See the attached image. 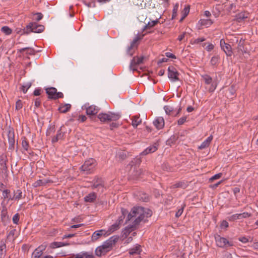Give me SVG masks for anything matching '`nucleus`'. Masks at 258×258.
Wrapping results in <instances>:
<instances>
[{"instance_id":"f03ea898","label":"nucleus","mask_w":258,"mask_h":258,"mask_svg":"<svg viewBox=\"0 0 258 258\" xmlns=\"http://www.w3.org/2000/svg\"><path fill=\"white\" fill-rule=\"evenodd\" d=\"M44 30V26L42 25L38 24L35 22L30 23L23 29L24 34H29L30 32L41 33Z\"/></svg>"},{"instance_id":"4468645a","label":"nucleus","mask_w":258,"mask_h":258,"mask_svg":"<svg viewBox=\"0 0 258 258\" xmlns=\"http://www.w3.org/2000/svg\"><path fill=\"white\" fill-rule=\"evenodd\" d=\"M46 93L48 95V98L50 99L54 100L55 97L57 90L55 88L50 87L45 89Z\"/></svg>"},{"instance_id":"052dcab7","label":"nucleus","mask_w":258,"mask_h":258,"mask_svg":"<svg viewBox=\"0 0 258 258\" xmlns=\"http://www.w3.org/2000/svg\"><path fill=\"white\" fill-rule=\"evenodd\" d=\"M185 206V205L184 204L183 205V206L178 210V211L175 214V216L176 217H179V216H180L183 211V209L184 208V207Z\"/></svg>"},{"instance_id":"4be33fe9","label":"nucleus","mask_w":258,"mask_h":258,"mask_svg":"<svg viewBox=\"0 0 258 258\" xmlns=\"http://www.w3.org/2000/svg\"><path fill=\"white\" fill-rule=\"evenodd\" d=\"M141 251V245H137L135 247L129 249L131 255L139 254Z\"/></svg>"},{"instance_id":"aec40b11","label":"nucleus","mask_w":258,"mask_h":258,"mask_svg":"<svg viewBox=\"0 0 258 258\" xmlns=\"http://www.w3.org/2000/svg\"><path fill=\"white\" fill-rule=\"evenodd\" d=\"M50 182H52V181H51L50 180H47V179L41 180V179H39V180H38L36 181H35L33 183V186L34 187H39V186H44L47 183H50Z\"/></svg>"},{"instance_id":"2f4dec72","label":"nucleus","mask_w":258,"mask_h":258,"mask_svg":"<svg viewBox=\"0 0 258 258\" xmlns=\"http://www.w3.org/2000/svg\"><path fill=\"white\" fill-rule=\"evenodd\" d=\"M225 52L227 56H231L233 54L231 46L230 44H227L225 47L222 48Z\"/></svg>"},{"instance_id":"cd10ccee","label":"nucleus","mask_w":258,"mask_h":258,"mask_svg":"<svg viewBox=\"0 0 258 258\" xmlns=\"http://www.w3.org/2000/svg\"><path fill=\"white\" fill-rule=\"evenodd\" d=\"M68 245H69L68 243H64L62 242H53L50 244V247L53 249Z\"/></svg>"},{"instance_id":"e433bc0d","label":"nucleus","mask_w":258,"mask_h":258,"mask_svg":"<svg viewBox=\"0 0 258 258\" xmlns=\"http://www.w3.org/2000/svg\"><path fill=\"white\" fill-rule=\"evenodd\" d=\"M158 23H159V20L158 19H157L155 21H152L151 22H148V23L145 26L144 30L152 28L155 25L157 24Z\"/></svg>"},{"instance_id":"f3484780","label":"nucleus","mask_w":258,"mask_h":258,"mask_svg":"<svg viewBox=\"0 0 258 258\" xmlns=\"http://www.w3.org/2000/svg\"><path fill=\"white\" fill-rule=\"evenodd\" d=\"M158 149L156 143H155L153 145L150 146L146 148L143 152L141 153L142 155H147L150 153H152L156 151Z\"/></svg>"},{"instance_id":"bf43d9fd","label":"nucleus","mask_w":258,"mask_h":258,"mask_svg":"<svg viewBox=\"0 0 258 258\" xmlns=\"http://www.w3.org/2000/svg\"><path fill=\"white\" fill-rule=\"evenodd\" d=\"M206 40V39L204 37L199 38L196 39H195L192 42H191V44H198L200 42H203Z\"/></svg>"},{"instance_id":"37998d69","label":"nucleus","mask_w":258,"mask_h":258,"mask_svg":"<svg viewBox=\"0 0 258 258\" xmlns=\"http://www.w3.org/2000/svg\"><path fill=\"white\" fill-rule=\"evenodd\" d=\"M31 85L32 83L31 82L26 83L22 86L21 90L25 93L28 89L31 86Z\"/></svg>"},{"instance_id":"5701e85b","label":"nucleus","mask_w":258,"mask_h":258,"mask_svg":"<svg viewBox=\"0 0 258 258\" xmlns=\"http://www.w3.org/2000/svg\"><path fill=\"white\" fill-rule=\"evenodd\" d=\"M61 130V129L60 128V130L57 131L56 135L52 138V142L53 143H56L58 141V140L62 139L63 138L64 133H62Z\"/></svg>"},{"instance_id":"79ce46f5","label":"nucleus","mask_w":258,"mask_h":258,"mask_svg":"<svg viewBox=\"0 0 258 258\" xmlns=\"http://www.w3.org/2000/svg\"><path fill=\"white\" fill-rule=\"evenodd\" d=\"M202 77L206 84H210L212 83V78L210 76L208 75H204Z\"/></svg>"},{"instance_id":"3c124183","label":"nucleus","mask_w":258,"mask_h":258,"mask_svg":"<svg viewBox=\"0 0 258 258\" xmlns=\"http://www.w3.org/2000/svg\"><path fill=\"white\" fill-rule=\"evenodd\" d=\"M178 139V137L175 135H173L172 136L170 139H169L167 141V145H170L171 144H173Z\"/></svg>"},{"instance_id":"0eeeda50","label":"nucleus","mask_w":258,"mask_h":258,"mask_svg":"<svg viewBox=\"0 0 258 258\" xmlns=\"http://www.w3.org/2000/svg\"><path fill=\"white\" fill-rule=\"evenodd\" d=\"M8 138L9 142V150L13 151L15 148V133L13 128H9L8 132Z\"/></svg>"},{"instance_id":"c756f323","label":"nucleus","mask_w":258,"mask_h":258,"mask_svg":"<svg viewBox=\"0 0 258 258\" xmlns=\"http://www.w3.org/2000/svg\"><path fill=\"white\" fill-rule=\"evenodd\" d=\"M14 195L13 196V200H19L22 197V192L20 189L14 190Z\"/></svg>"},{"instance_id":"473e14b6","label":"nucleus","mask_w":258,"mask_h":258,"mask_svg":"<svg viewBox=\"0 0 258 258\" xmlns=\"http://www.w3.org/2000/svg\"><path fill=\"white\" fill-rule=\"evenodd\" d=\"M99 187H103V182L101 179L97 178L92 186V188H96Z\"/></svg>"},{"instance_id":"ddd939ff","label":"nucleus","mask_w":258,"mask_h":258,"mask_svg":"<svg viewBox=\"0 0 258 258\" xmlns=\"http://www.w3.org/2000/svg\"><path fill=\"white\" fill-rule=\"evenodd\" d=\"M153 124L158 130H160L164 126V119L162 117H158L153 121Z\"/></svg>"},{"instance_id":"6e6d98bb","label":"nucleus","mask_w":258,"mask_h":258,"mask_svg":"<svg viewBox=\"0 0 258 258\" xmlns=\"http://www.w3.org/2000/svg\"><path fill=\"white\" fill-rule=\"evenodd\" d=\"M20 219L19 213H16L13 217V222L14 224H18Z\"/></svg>"},{"instance_id":"603ef678","label":"nucleus","mask_w":258,"mask_h":258,"mask_svg":"<svg viewBox=\"0 0 258 258\" xmlns=\"http://www.w3.org/2000/svg\"><path fill=\"white\" fill-rule=\"evenodd\" d=\"M189 9H190V6L187 5L185 7L184 9H183V11L182 12V15L183 17H186L189 12Z\"/></svg>"},{"instance_id":"864d4df0","label":"nucleus","mask_w":258,"mask_h":258,"mask_svg":"<svg viewBox=\"0 0 258 258\" xmlns=\"http://www.w3.org/2000/svg\"><path fill=\"white\" fill-rule=\"evenodd\" d=\"M178 8V5L176 4L174 5L172 11V19H174L177 16V12Z\"/></svg>"},{"instance_id":"ea45409f","label":"nucleus","mask_w":258,"mask_h":258,"mask_svg":"<svg viewBox=\"0 0 258 258\" xmlns=\"http://www.w3.org/2000/svg\"><path fill=\"white\" fill-rule=\"evenodd\" d=\"M120 227L119 223H117L116 222L112 225L108 229V231L110 232H113L115 230L118 229Z\"/></svg>"},{"instance_id":"c85d7f7f","label":"nucleus","mask_w":258,"mask_h":258,"mask_svg":"<svg viewBox=\"0 0 258 258\" xmlns=\"http://www.w3.org/2000/svg\"><path fill=\"white\" fill-rule=\"evenodd\" d=\"M71 105L70 104H65L61 105L58 108L59 111L61 113H66L70 110Z\"/></svg>"},{"instance_id":"774afa93","label":"nucleus","mask_w":258,"mask_h":258,"mask_svg":"<svg viewBox=\"0 0 258 258\" xmlns=\"http://www.w3.org/2000/svg\"><path fill=\"white\" fill-rule=\"evenodd\" d=\"M220 226H221V228H226L229 226V224L226 221L223 220L221 222Z\"/></svg>"},{"instance_id":"c03bdc74","label":"nucleus","mask_w":258,"mask_h":258,"mask_svg":"<svg viewBox=\"0 0 258 258\" xmlns=\"http://www.w3.org/2000/svg\"><path fill=\"white\" fill-rule=\"evenodd\" d=\"M22 145L23 149L27 151L28 150L29 145V143L27 141V139L26 137H23L22 142Z\"/></svg>"},{"instance_id":"338daca9","label":"nucleus","mask_w":258,"mask_h":258,"mask_svg":"<svg viewBox=\"0 0 258 258\" xmlns=\"http://www.w3.org/2000/svg\"><path fill=\"white\" fill-rule=\"evenodd\" d=\"M222 182H223V180H222L215 184H211L209 185V187L211 188L212 189H216L218 186V185L219 184H220L221 183H222Z\"/></svg>"},{"instance_id":"9d476101","label":"nucleus","mask_w":258,"mask_h":258,"mask_svg":"<svg viewBox=\"0 0 258 258\" xmlns=\"http://www.w3.org/2000/svg\"><path fill=\"white\" fill-rule=\"evenodd\" d=\"M168 76L169 78L172 79L173 81L179 80V78L178 77L179 73L174 67H169L168 69Z\"/></svg>"},{"instance_id":"13d9d810","label":"nucleus","mask_w":258,"mask_h":258,"mask_svg":"<svg viewBox=\"0 0 258 258\" xmlns=\"http://www.w3.org/2000/svg\"><path fill=\"white\" fill-rule=\"evenodd\" d=\"M47 247V245L46 244H42L40 246H39L36 249L37 251H39L41 252H42L43 253V251H44Z\"/></svg>"},{"instance_id":"f257e3e1","label":"nucleus","mask_w":258,"mask_h":258,"mask_svg":"<svg viewBox=\"0 0 258 258\" xmlns=\"http://www.w3.org/2000/svg\"><path fill=\"white\" fill-rule=\"evenodd\" d=\"M126 220V223L129 221L133 217H138L134 220L133 225H138L141 221L144 223L147 222V220H144L145 213L144 212V208L142 207H134L130 213H128Z\"/></svg>"},{"instance_id":"6e6552de","label":"nucleus","mask_w":258,"mask_h":258,"mask_svg":"<svg viewBox=\"0 0 258 258\" xmlns=\"http://www.w3.org/2000/svg\"><path fill=\"white\" fill-rule=\"evenodd\" d=\"M98 109L95 106L91 105L86 108V113L89 115V117L92 120H96L97 117L96 114L98 113Z\"/></svg>"},{"instance_id":"f704fd0d","label":"nucleus","mask_w":258,"mask_h":258,"mask_svg":"<svg viewBox=\"0 0 258 258\" xmlns=\"http://www.w3.org/2000/svg\"><path fill=\"white\" fill-rule=\"evenodd\" d=\"M142 122L141 119L140 118L139 116H134L133 117L132 119V125L134 127H137V126L141 123Z\"/></svg>"},{"instance_id":"6ab92c4d","label":"nucleus","mask_w":258,"mask_h":258,"mask_svg":"<svg viewBox=\"0 0 258 258\" xmlns=\"http://www.w3.org/2000/svg\"><path fill=\"white\" fill-rule=\"evenodd\" d=\"M7 159H1L0 160L1 170H2V173L7 174V175H8V167L7 166Z\"/></svg>"},{"instance_id":"a19ab883","label":"nucleus","mask_w":258,"mask_h":258,"mask_svg":"<svg viewBox=\"0 0 258 258\" xmlns=\"http://www.w3.org/2000/svg\"><path fill=\"white\" fill-rule=\"evenodd\" d=\"M144 212L145 213L144 220H147V222H148V220H147V218L148 217H151L152 216V211L150 209H145L144 208Z\"/></svg>"},{"instance_id":"b1692460","label":"nucleus","mask_w":258,"mask_h":258,"mask_svg":"<svg viewBox=\"0 0 258 258\" xmlns=\"http://www.w3.org/2000/svg\"><path fill=\"white\" fill-rule=\"evenodd\" d=\"M27 51L26 54L29 55H35V50L31 47H25L21 48L18 50V52L20 53H23L24 51Z\"/></svg>"},{"instance_id":"72a5a7b5","label":"nucleus","mask_w":258,"mask_h":258,"mask_svg":"<svg viewBox=\"0 0 258 258\" xmlns=\"http://www.w3.org/2000/svg\"><path fill=\"white\" fill-rule=\"evenodd\" d=\"M10 190L4 189L3 190V196L4 199H8V201L13 200V197L10 195Z\"/></svg>"},{"instance_id":"8fccbe9b","label":"nucleus","mask_w":258,"mask_h":258,"mask_svg":"<svg viewBox=\"0 0 258 258\" xmlns=\"http://www.w3.org/2000/svg\"><path fill=\"white\" fill-rule=\"evenodd\" d=\"M213 24L211 19L201 20V24L203 26H210Z\"/></svg>"},{"instance_id":"4d7b16f0","label":"nucleus","mask_w":258,"mask_h":258,"mask_svg":"<svg viewBox=\"0 0 258 258\" xmlns=\"http://www.w3.org/2000/svg\"><path fill=\"white\" fill-rule=\"evenodd\" d=\"M23 104L21 100H18L16 103V109L19 110L22 108Z\"/></svg>"},{"instance_id":"0e129e2a","label":"nucleus","mask_w":258,"mask_h":258,"mask_svg":"<svg viewBox=\"0 0 258 258\" xmlns=\"http://www.w3.org/2000/svg\"><path fill=\"white\" fill-rule=\"evenodd\" d=\"M240 219L241 218H246L247 217H249L251 216V214L250 213H248L247 212H244L243 213L240 214Z\"/></svg>"},{"instance_id":"412c9836","label":"nucleus","mask_w":258,"mask_h":258,"mask_svg":"<svg viewBox=\"0 0 258 258\" xmlns=\"http://www.w3.org/2000/svg\"><path fill=\"white\" fill-rule=\"evenodd\" d=\"M248 13L244 12H241L236 15L235 17L236 20L238 22H241L244 19L248 18Z\"/></svg>"},{"instance_id":"e2e57ef3","label":"nucleus","mask_w":258,"mask_h":258,"mask_svg":"<svg viewBox=\"0 0 258 258\" xmlns=\"http://www.w3.org/2000/svg\"><path fill=\"white\" fill-rule=\"evenodd\" d=\"M236 219H240V214H234L232 216H231L229 219L230 220H234Z\"/></svg>"},{"instance_id":"20e7f679","label":"nucleus","mask_w":258,"mask_h":258,"mask_svg":"<svg viewBox=\"0 0 258 258\" xmlns=\"http://www.w3.org/2000/svg\"><path fill=\"white\" fill-rule=\"evenodd\" d=\"M142 170L140 168L136 165H132L131 169L128 172V179H137L141 175Z\"/></svg>"},{"instance_id":"58836bf2","label":"nucleus","mask_w":258,"mask_h":258,"mask_svg":"<svg viewBox=\"0 0 258 258\" xmlns=\"http://www.w3.org/2000/svg\"><path fill=\"white\" fill-rule=\"evenodd\" d=\"M164 108L167 114L174 115L173 113L174 111V108L173 107L169 105H166L164 106Z\"/></svg>"},{"instance_id":"a18cd8bd","label":"nucleus","mask_w":258,"mask_h":258,"mask_svg":"<svg viewBox=\"0 0 258 258\" xmlns=\"http://www.w3.org/2000/svg\"><path fill=\"white\" fill-rule=\"evenodd\" d=\"M1 31L6 35H10L12 33V30L8 26H4L2 28Z\"/></svg>"},{"instance_id":"7ed1b4c3","label":"nucleus","mask_w":258,"mask_h":258,"mask_svg":"<svg viewBox=\"0 0 258 258\" xmlns=\"http://www.w3.org/2000/svg\"><path fill=\"white\" fill-rule=\"evenodd\" d=\"M95 166V160L91 158L84 162L80 169L82 171L85 172L86 174H89L93 170Z\"/></svg>"},{"instance_id":"c9c22d12","label":"nucleus","mask_w":258,"mask_h":258,"mask_svg":"<svg viewBox=\"0 0 258 258\" xmlns=\"http://www.w3.org/2000/svg\"><path fill=\"white\" fill-rule=\"evenodd\" d=\"M6 251V245L4 242H3L0 245V257H5Z\"/></svg>"},{"instance_id":"dca6fc26","label":"nucleus","mask_w":258,"mask_h":258,"mask_svg":"<svg viewBox=\"0 0 258 258\" xmlns=\"http://www.w3.org/2000/svg\"><path fill=\"white\" fill-rule=\"evenodd\" d=\"M245 45V40L242 38L240 39L239 40L238 46H237V50L238 51L241 52V53L243 54L244 53H247V49L246 48L244 47Z\"/></svg>"},{"instance_id":"423d86ee","label":"nucleus","mask_w":258,"mask_h":258,"mask_svg":"<svg viewBox=\"0 0 258 258\" xmlns=\"http://www.w3.org/2000/svg\"><path fill=\"white\" fill-rule=\"evenodd\" d=\"M144 36V35H143L142 36L138 35L132 42L127 50V52L130 56H132L133 55L135 50L137 48L138 46V43H137L138 41L142 39Z\"/></svg>"},{"instance_id":"de8ad7c7","label":"nucleus","mask_w":258,"mask_h":258,"mask_svg":"<svg viewBox=\"0 0 258 258\" xmlns=\"http://www.w3.org/2000/svg\"><path fill=\"white\" fill-rule=\"evenodd\" d=\"M55 131V125H53L50 126L49 127L46 131V136H50L52 134L54 133Z\"/></svg>"},{"instance_id":"393cba45","label":"nucleus","mask_w":258,"mask_h":258,"mask_svg":"<svg viewBox=\"0 0 258 258\" xmlns=\"http://www.w3.org/2000/svg\"><path fill=\"white\" fill-rule=\"evenodd\" d=\"M2 210L1 211V219L3 221L5 220L6 218H8V210L6 206L3 205V203H2Z\"/></svg>"},{"instance_id":"69168bd1","label":"nucleus","mask_w":258,"mask_h":258,"mask_svg":"<svg viewBox=\"0 0 258 258\" xmlns=\"http://www.w3.org/2000/svg\"><path fill=\"white\" fill-rule=\"evenodd\" d=\"M209 145L206 142V141H204L202 144L199 147V149H203L207 147H208Z\"/></svg>"},{"instance_id":"bb28decb","label":"nucleus","mask_w":258,"mask_h":258,"mask_svg":"<svg viewBox=\"0 0 258 258\" xmlns=\"http://www.w3.org/2000/svg\"><path fill=\"white\" fill-rule=\"evenodd\" d=\"M104 230H100L94 232L92 235V241H95L97 240L100 236L103 235V232Z\"/></svg>"},{"instance_id":"7c9ffc66","label":"nucleus","mask_w":258,"mask_h":258,"mask_svg":"<svg viewBox=\"0 0 258 258\" xmlns=\"http://www.w3.org/2000/svg\"><path fill=\"white\" fill-rule=\"evenodd\" d=\"M188 185L187 182L186 181H179L172 185L173 188L180 187L182 188H185Z\"/></svg>"},{"instance_id":"1a4fd4ad","label":"nucleus","mask_w":258,"mask_h":258,"mask_svg":"<svg viewBox=\"0 0 258 258\" xmlns=\"http://www.w3.org/2000/svg\"><path fill=\"white\" fill-rule=\"evenodd\" d=\"M118 239V237L117 236H113L111 237L106 241L104 242L102 245L105 247L108 251H110L112 247V245L115 244Z\"/></svg>"},{"instance_id":"680f3d73","label":"nucleus","mask_w":258,"mask_h":258,"mask_svg":"<svg viewBox=\"0 0 258 258\" xmlns=\"http://www.w3.org/2000/svg\"><path fill=\"white\" fill-rule=\"evenodd\" d=\"M186 118H187L186 116H183V117H182L180 118H179L177 121L178 124V125L183 124L185 122Z\"/></svg>"},{"instance_id":"39448f33","label":"nucleus","mask_w":258,"mask_h":258,"mask_svg":"<svg viewBox=\"0 0 258 258\" xmlns=\"http://www.w3.org/2000/svg\"><path fill=\"white\" fill-rule=\"evenodd\" d=\"M215 239L217 246L220 247H227L234 245L232 241H228L226 238L222 237L220 235L215 236Z\"/></svg>"},{"instance_id":"f8f14e48","label":"nucleus","mask_w":258,"mask_h":258,"mask_svg":"<svg viewBox=\"0 0 258 258\" xmlns=\"http://www.w3.org/2000/svg\"><path fill=\"white\" fill-rule=\"evenodd\" d=\"M144 58V56H141L140 57L138 56L134 57L131 62L130 68L132 69L134 71L136 69H135L134 67L136 65H139L142 63L143 62Z\"/></svg>"},{"instance_id":"4c0bfd02","label":"nucleus","mask_w":258,"mask_h":258,"mask_svg":"<svg viewBox=\"0 0 258 258\" xmlns=\"http://www.w3.org/2000/svg\"><path fill=\"white\" fill-rule=\"evenodd\" d=\"M109 114L110 121L117 120L120 117V115L118 113L110 112Z\"/></svg>"},{"instance_id":"9b49d317","label":"nucleus","mask_w":258,"mask_h":258,"mask_svg":"<svg viewBox=\"0 0 258 258\" xmlns=\"http://www.w3.org/2000/svg\"><path fill=\"white\" fill-rule=\"evenodd\" d=\"M137 226V225L132 224L126 227L122 231L121 237L123 239L127 238L131 232L136 229Z\"/></svg>"},{"instance_id":"5fc2aeb1","label":"nucleus","mask_w":258,"mask_h":258,"mask_svg":"<svg viewBox=\"0 0 258 258\" xmlns=\"http://www.w3.org/2000/svg\"><path fill=\"white\" fill-rule=\"evenodd\" d=\"M222 176V173H219L218 174H216L209 179V181L213 182L214 180H215L216 179H219Z\"/></svg>"},{"instance_id":"a878e982","label":"nucleus","mask_w":258,"mask_h":258,"mask_svg":"<svg viewBox=\"0 0 258 258\" xmlns=\"http://www.w3.org/2000/svg\"><path fill=\"white\" fill-rule=\"evenodd\" d=\"M96 198V195L95 192H91L84 198L86 202H93Z\"/></svg>"},{"instance_id":"2eb2a0df","label":"nucleus","mask_w":258,"mask_h":258,"mask_svg":"<svg viewBox=\"0 0 258 258\" xmlns=\"http://www.w3.org/2000/svg\"><path fill=\"white\" fill-rule=\"evenodd\" d=\"M102 245L97 247L95 250V254L98 256H101L106 254L109 251Z\"/></svg>"},{"instance_id":"09e8293b","label":"nucleus","mask_w":258,"mask_h":258,"mask_svg":"<svg viewBox=\"0 0 258 258\" xmlns=\"http://www.w3.org/2000/svg\"><path fill=\"white\" fill-rule=\"evenodd\" d=\"M220 59V57L219 56H214L212 57L211 59V63L212 66H216L217 64V63L219 62V60Z\"/></svg>"},{"instance_id":"a211bd4d","label":"nucleus","mask_w":258,"mask_h":258,"mask_svg":"<svg viewBox=\"0 0 258 258\" xmlns=\"http://www.w3.org/2000/svg\"><path fill=\"white\" fill-rule=\"evenodd\" d=\"M101 122H108L110 121V119L109 118V114L107 113H99L97 117Z\"/></svg>"},{"instance_id":"49530a36","label":"nucleus","mask_w":258,"mask_h":258,"mask_svg":"<svg viewBox=\"0 0 258 258\" xmlns=\"http://www.w3.org/2000/svg\"><path fill=\"white\" fill-rule=\"evenodd\" d=\"M43 254L42 252L37 251L36 249H35L32 253L31 258H40Z\"/></svg>"}]
</instances>
